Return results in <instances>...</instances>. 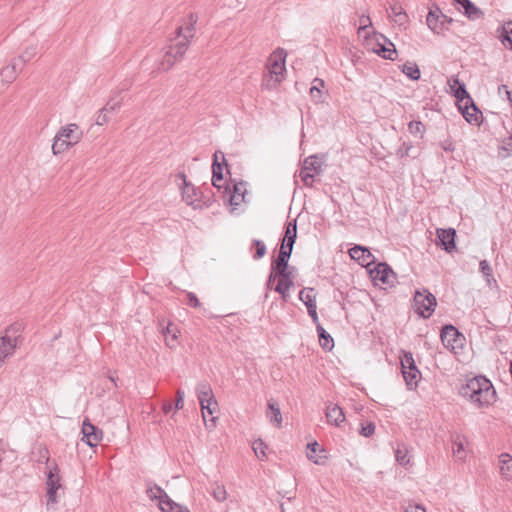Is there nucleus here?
Wrapping results in <instances>:
<instances>
[{"instance_id":"f257e3e1","label":"nucleus","mask_w":512,"mask_h":512,"mask_svg":"<svg viewBox=\"0 0 512 512\" xmlns=\"http://www.w3.org/2000/svg\"><path fill=\"white\" fill-rule=\"evenodd\" d=\"M459 393L477 407L492 404L496 397L491 381L482 375L467 379L466 383L460 387Z\"/></svg>"},{"instance_id":"f03ea898","label":"nucleus","mask_w":512,"mask_h":512,"mask_svg":"<svg viewBox=\"0 0 512 512\" xmlns=\"http://www.w3.org/2000/svg\"><path fill=\"white\" fill-rule=\"evenodd\" d=\"M183 27H178L175 31V37L170 40V44L165 48V55L158 67L159 70H170L176 61L182 59L189 47L187 39H180L182 36Z\"/></svg>"},{"instance_id":"7ed1b4c3","label":"nucleus","mask_w":512,"mask_h":512,"mask_svg":"<svg viewBox=\"0 0 512 512\" xmlns=\"http://www.w3.org/2000/svg\"><path fill=\"white\" fill-rule=\"evenodd\" d=\"M83 137V132L76 123H70L61 127L52 144V151L54 155H59L68 150L73 145L77 144Z\"/></svg>"},{"instance_id":"20e7f679","label":"nucleus","mask_w":512,"mask_h":512,"mask_svg":"<svg viewBox=\"0 0 512 512\" xmlns=\"http://www.w3.org/2000/svg\"><path fill=\"white\" fill-rule=\"evenodd\" d=\"M287 52L283 48H277L268 59V71L270 79L263 82V86L271 89L283 80V74L286 71Z\"/></svg>"},{"instance_id":"39448f33","label":"nucleus","mask_w":512,"mask_h":512,"mask_svg":"<svg viewBox=\"0 0 512 512\" xmlns=\"http://www.w3.org/2000/svg\"><path fill=\"white\" fill-rule=\"evenodd\" d=\"M413 309L415 313L424 319L432 316L437 306L436 297L428 290H417L413 297Z\"/></svg>"},{"instance_id":"423d86ee","label":"nucleus","mask_w":512,"mask_h":512,"mask_svg":"<svg viewBox=\"0 0 512 512\" xmlns=\"http://www.w3.org/2000/svg\"><path fill=\"white\" fill-rule=\"evenodd\" d=\"M401 372L409 390L416 389L421 373L415 364L413 354L409 351L403 352L401 358Z\"/></svg>"},{"instance_id":"0eeeda50","label":"nucleus","mask_w":512,"mask_h":512,"mask_svg":"<svg viewBox=\"0 0 512 512\" xmlns=\"http://www.w3.org/2000/svg\"><path fill=\"white\" fill-rule=\"evenodd\" d=\"M277 271L278 281L274 291L279 293L284 302L288 301L289 290L294 285V266L274 268Z\"/></svg>"},{"instance_id":"6e6552de","label":"nucleus","mask_w":512,"mask_h":512,"mask_svg":"<svg viewBox=\"0 0 512 512\" xmlns=\"http://www.w3.org/2000/svg\"><path fill=\"white\" fill-rule=\"evenodd\" d=\"M299 300L306 306L313 323L319 322L316 305L315 289L306 287L299 292Z\"/></svg>"},{"instance_id":"1a4fd4ad","label":"nucleus","mask_w":512,"mask_h":512,"mask_svg":"<svg viewBox=\"0 0 512 512\" xmlns=\"http://www.w3.org/2000/svg\"><path fill=\"white\" fill-rule=\"evenodd\" d=\"M81 432L82 440L90 447H96L103 437L102 430L93 425L88 418L83 421Z\"/></svg>"},{"instance_id":"9d476101","label":"nucleus","mask_w":512,"mask_h":512,"mask_svg":"<svg viewBox=\"0 0 512 512\" xmlns=\"http://www.w3.org/2000/svg\"><path fill=\"white\" fill-rule=\"evenodd\" d=\"M374 280L381 281L383 284L393 286L397 282V274L386 262H380L374 270H371Z\"/></svg>"},{"instance_id":"9b49d317","label":"nucleus","mask_w":512,"mask_h":512,"mask_svg":"<svg viewBox=\"0 0 512 512\" xmlns=\"http://www.w3.org/2000/svg\"><path fill=\"white\" fill-rule=\"evenodd\" d=\"M182 198L188 204L194 207H201L202 203L206 206L209 205V200L203 201V193L192 185L190 182H185V186L181 188Z\"/></svg>"},{"instance_id":"f8f14e48","label":"nucleus","mask_w":512,"mask_h":512,"mask_svg":"<svg viewBox=\"0 0 512 512\" xmlns=\"http://www.w3.org/2000/svg\"><path fill=\"white\" fill-rule=\"evenodd\" d=\"M228 167L225 155L216 151L213 155V163H212V185L220 190L222 185L219 184L223 180V167Z\"/></svg>"},{"instance_id":"ddd939ff","label":"nucleus","mask_w":512,"mask_h":512,"mask_svg":"<svg viewBox=\"0 0 512 512\" xmlns=\"http://www.w3.org/2000/svg\"><path fill=\"white\" fill-rule=\"evenodd\" d=\"M461 336L462 335L458 329L451 324L445 325L441 329V341L448 349L454 350L457 348L460 345L459 342L461 341Z\"/></svg>"},{"instance_id":"4468645a","label":"nucleus","mask_w":512,"mask_h":512,"mask_svg":"<svg viewBox=\"0 0 512 512\" xmlns=\"http://www.w3.org/2000/svg\"><path fill=\"white\" fill-rule=\"evenodd\" d=\"M379 37L383 40L384 43H377V47L373 49V51L378 54L380 57L386 60L394 61L397 58V50L394 43L391 42L383 34H379Z\"/></svg>"},{"instance_id":"2eb2a0df","label":"nucleus","mask_w":512,"mask_h":512,"mask_svg":"<svg viewBox=\"0 0 512 512\" xmlns=\"http://www.w3.org/2000/svg\"><path fill=\"white\" fill-rule=\"evenodd\" d=\"M23 70V61L21 59H12L11 62L0 71L1 81L7 84L12 83L19 72Z\"/></svg>"},{"instance_id":"dca6fc26","label":"nucleus","mask_w":512,"mask_h":512,"mask_svg":"<svg viewBox=\"0 0 512 512\" xmlns=\"http://www.w3.org/2000/svg\"><path fill=\"white\" fill-rule=\"evenodd\" d=\"M459 110L461 111L465 120L474 125H480L482 122V113L479 108L475 105L474 101L472 103L459 104Z\"/></svg>"},{"instance_id":"f3484780","label":"nucleus","mask_w":512,"mask_h":512,"mask_svg":"<svg viewBox=\"0 0 512 512\" xmlns=\"http://www.w3.org/2000/svg\"><path fill=\"white\" fill-rule=\"evenodd\" d=\"M437 238L439 240V245L443 247L446 252H452L456 248L455 238L456 231L453 228L437 229Z\"/></svg>"},{"instance_id":"a211bd4d","label":"nucleus","mask_w":512,"mask_h":512,"mask_svg":"<svg viewBox=\"0 0 512 512\" xmlns=\"http://www.w3.org/2000/svg\"><path fill=\"white\" fill-rule=\"evenodd\" d=\"M145 484L148 498L152 501L157 500L159 509L164 507L166 505V499H164V497L168 496L166 491L152 480H147Z\"/></svg>"},{"instance_id":"6ab92c4d","label":"nucleus","mask_w":512,"mask_h":512,"mask_svg":"<svg viewBox=\"0 0 512 512\" xmlns=\"http://www.w3.org/2000/svg\"><path fill=\"white\" fill-rule=\"evenodd\" d=\"M349 255L352 259L361 263L362 266H368L374 261V256L367 247L355 245L349 249Z\"/></svg>"},{"instance_id":"aec40b11","label":"nucleus","mask_w":512,"mask_h":512,"mask_svg":"<svg viewBox=\"0 0 512 512\" xmlns=\"http://www.w3.org/2000/svg\"><path fill=\"white\" fill-rule=\"evenodd\" d=\"M201 407V412L205 424L207 427H214L216 423V417L213 416L214 413L218 411V403L216 399L207 400V402L199 403Z\"/></svg>"},{"instance_id":"412c9836","label":"nucleus","mask_w":512,"mask_h":512,"mask_svg":"<svg viewBox=\"0 0 512 512\" xmlns=\"http://www.w3.org/2000/svg\"><path fill=\"white\" fill-rule=\"evenodd\" d=\"M451 92L457 100V104L472 103V98L467 92L466 86L458 78L453 79V84H450Z\"/></svg>"},{"instance_id":"4be33fe9","label":"nucleus","mask_w":512,"mask_h":512,"mask_svg":"<svg viewBox=\"0 0 512 512\" xmlns=\"http://www.w3.org/2000/svg\"><path fill=\"white\" fill-rule=\"evenodd\" d=\"M307 458L317 465H324L327 460L326 451L321 448L318 442H312L307 445Z\"/></svg>"},{"instance_id":"5701e85b","label":"nucleus","mask_w":512,"mask_h":512,"mask_svg":"<svg viewBox=\"0 0 512 512\" xmlns=\"http://www.w3.org/2000/svg\"><path fill=\"white\" fill-rule=\"evenodd\" d=\"M17 346V338L9 337L7 335L0 337V365L4 360L14 353Z\"/></svg>"},{"instance_id":"b1692460","label":"nucleus","mask_w":512,"mask_h":512,"mask_svg":"<svg viewBox=\"0 0 512 512\" xmlns=\"http://www.w3.org/2000/svg\"><path fill=\"white\" fill-rule=\"evenodd\" d=\"M497 37L502 45L512 50V22H507L497 29Z\"/></svg>"},{"instance_id":"393cba45","label":"nucleus","mask_w":512,"mask_h":512,"mask_svg":"<svg viewBox=\"0 0 512 512\" xmlns=\"http://www.w3.org/2000/svg\"><path fill=\"white\" fill-rule=\"evenodd\" d=\"M326 418L328 423L340 426V424L345 421V414L342 408L335 404L327 407Z\"/></svg>"},{"instance_id":"a878e982","label":"nucleus","mask_w":512,"mask_h":512,"mask_svg":"<svg viewBox=\"0 0 512 512\" xmlns=\"http://www.w3.org/2000/svg\"><path fill=\"white\" fill-rule=\"evenodd\" d=\"M457 4H459L460 9H463L464 14L469 19H478L483 13L482 11L470 0H454Z\"/></svg>"},{"instance_id":"bb28decb","label":"nucleus","mask_w":512,"mask_h":512,"mask_svg":"<svg viewBox=\"0 0 512 512\" xmlns=\"http://www.w3.org/2000/svg\"><path fill=\"white\" fill-rule=\"evenodd\" d=\"M314 324L316 325V331L319 338L320 346L326 351H331L334 347L333 338L319 322Z\"/></svg>"},{"instance_id":"cd10ccee","label":"nucleus","mask_w":512,"mask_h":512,"mask_svg":"<svg viewBox=\"0 0 512 512\" xmlns=\"http://www.w3.org/2000/svg\"><path fill=\"white\" fill-rule=\"evenodd\" d=\"M325 87V81L321 78H314L313 81H312V86L309 90V94L312 98V100L319 104V103H323L324 102V96H323V92H322V88Z\"/></svg>"},{"instance_id":"c85d7f7f","label":"nucleus","mask_w":512,"mask_h":512,"mask_svg":"<svg viewBox=\"0 0 512 512\" xmlns=\"http://www.w3.org/2000/svg\"><path fill=\"white\" fill-rule=\"evenodd\" d=\"M196 395L199 403L207 402V400L215 399L211 385L206 381H201L196 386Z\"/></svg>"},{"instance_id":"c756f323","label":"nucleus","mask_w":512,"mask_h":512,"mask_svg":"<svg viewBox=\"0 0 512 512\" xmlns=\"http://www.w3.org/2000/svg\"><path fill=\"white\" fill-rule=\"evenodd\" d=\"M292 251H293L292 249H288V248L281 246L277 257L272 259L271 265H273L274 268L289 267L290 266L289 260H290Z\"/></svg>"},{"instance_id":"7c9ffc66","label":"nucleus","mask_w":512,"mask_h":512,"mask_svg":"<svg viewBox=\"0 0 512 512\" xmlns=\"http://www.w3.org/2000/svg\"><path fill=\"white\" fill-rule=\"evenodd\" d=\"M500 471L506 479L512 478V456L508 453H502L499 456Z\"/></svg>"},{"instance_id":"2f4dec72","label":"nucleus","mask_w":512,"mask_h":512,"mask_svg":"<svg viewBox=\"0 0 512 512\" xmlns=\"http://www.w3.org/2000/svg\"><path fill=\"white\" fill-rule=\"evenodd\" d=\"M249 250L252 253V258L258 261L266 255L267 247L262 240L253 239Z\"/></svg>"},{"instance_id":"473e14b6","label":"nucleus","mask_w":512,"mask_h":512,"mask_svg":"<svg viewBox=\"0 0 512 512\" xmlns=\"http://www.w3.org/2000/svg\"><path fill=\"white\" fill-rule=\"evenodd\" d=\"M401 72L412 81H417L421 77V72L415 62H406L401 67Z\"/></svg>"},{"instance_id":"72a5a7b5","label":"nucleus","mask_w":512,"mask_h":512,"mask_svg":"<svg viewBox=\"0 0 512 512\" xmlns=\"http://www.w3.org/2000/svg\"><path fill=\"white\" fill-rule=\"evenodd\" d=\"M426 23L432 31L436 33L440 32V13L437 11V6L435 7L434 10L430 9V11L428 12L426 17Z\"/></svg>"},{"instance_id":"f704fd0d","label":"nucleus","mask_w":512,"mask_h":512,"mask_svg":"<svg viewBox=\"0 0 512 512\" xmlns=\"http://www.w3.org/2000/svg\"><path fill=\"white\" fill-rule=\"evenodd\" d=\"M389 9L391 12V16H393L395 22L401 25L407 21L408 16L399 3L394 2L390 4Z\"/></svg>"},{"instance_id":"c9c22d12","label":"nucleus","mask_w":512,"mask_h":512,"mask_svg":"<svg viewBox=\"0 0 512 512\" xmlns=\"http://www.w3.org/2000/svg\"><path fill=\"white\" fill-rule=\"evenodd\" d=\"M302 169L319 174L321 171V162L316 155L309 156L304 160Z\"/></svg>"},{"instance_id":"e433bc0d","label":"nucleus","mask_w":512,"mask_h":512,"mask_svg":"<svg viewBox=\"0 0 512 512\" xmlns=\"http://www.w3.org/2000/svg\"><path fill=\"white\" fill-rule=\"evenodd\" d=\"M164 499H166V505L160 509L161 512H190L186 506L176 503L169 496H165Z\"/></svg>"},{"instance_id":"4c0bfd02","label":"nucleus","mask_w":512,"mask_h":512,"mask_svg":"<svg viewBox=\"0 0 512 512\" xmlns=\"http://www.w3.org/2000/svg\"><path fill=\"white\" fill-rule=\"evenodd\" d=\"M164 499H166V505L160 509L161 512H190L186 506L176 503L169 496H165Z\"/></svg>"},{"instance_id":"58836bf2","label":"nucleus","mask_w":512,"mask_h":512,"mask_svg":"<svg viewBox=\"0 0 512 512\" xmlns=\"http://www.w3.org/2000/svg\"><path fill=\"white\" fill-rule=\"evenodd\" d=\"M395 460L401 466L409 465L410 457L408 456V450L405 445L397 447L395 450Z\"/></svg>"},{"instance_id":"ea45409f","label":"nucleus","mask_w":512,"mask_h":512,"mask_svg":"<svg viewBox=\"0 0 512 512\" xmlns=\"http://www.w3.org/2000/svg\"><path fill=\"white\" fill-rule=\"evenodd\" d=\"M47 488H51L52 486H58V489L61 488L60 477L58 476V466L54 464L53 469L50 468L47 472Z\"/></svg>"},{"instance_id":"a19ab883","label":"nucleus","mask_w":512,"mask_h":512,"mask_svg":"<svg viewBox=\"0 0 512 512\" xmlns=\"http://www.w3.org/2000/svg\"><path fill=\"white\" fill-rule=\"evenodd\" d=\"M190 23L183 28L182 36L180 39H187L190 42V38L194 36L195 24L197 23L198 17L191 13L189 16Z\"/></svg>"},{"instance_id":"79ce46f5","label":"nucleus","mask_w":512,"mask_h":512,"mask_svg":"<svg viewBox=\"0 0 512 512\" xmlns=\"http://www.w3.org/2000/svg\"><path fill=\"white\" fill-rule=\"evenodd\" d=\"M267 448H268L267 445L265 444V442L262 439H257L252 444V449H253L255 455L261 461L266 459Z\"/></svg>"},{"instance_id":"37998d69","label":"nucleus","mask_w":512,"mask_h":512,"mask_svg":"<svg viewBox=\"0 0 512 512\" xmlns=\"http://www.w3.org/2000/svg\"><path fill=\"white\" fill-rule=\"evenodd\" d=\"M425 130H426L425 125L421 121L412 120L408 123V131L412 135H415V136L419 135L420 138H423Z\"/></svg>"},{"instance_id":"c03bdc74","label":"nucleus","mask_w":512,"mask_h":512,"mask_svg":"<svg viewBox=\"0 0 512 512\" xmlns=\"http://www.w3.org/2000/svg\"><path fill=\"white\" fill-rule=\"evenodd\" d=\"M267 405H268L269 410H271V412L273 414V416L271 417V421H274L278 425H281L282 415H281V411H280L278 403L275 400L270 399L268 401Z\"/></svg>"},{"instance_id":"a18cd8bd","label":"nucleus","mask_w":512,"mask_h":512,"mask_svg":"<svg viewBox=\"0 0 512 512\" xmlns=\"http://www.w3.org/2000/svg\"><path fill=\"white\" fill-rule=\"evenodd\" d=\"M376 426L372 421H363L360 423L359 434L363 437H371L375 433Z\"/></svg>"},{"instance_id":"49530a36","label":"nucleus","mask_w":512,"mask_h":512,"mask_svg":"<svg viewBox=\"0 0 512 512\" xmlns=\"http://www.w3.org/2000/svg\"><path fill=\"white\" fill-rule=\"evenodd\" d=\"M464 442L465 437L457 434L452 436V443H453V453L455 455H459L460 453L464 452Z\"/></svg>"},{"instance_id":"de8ad7c7","label":"nucleus","mask_w":512,"mask_h":512,"mask_svg":"<svg viewBox=\"0 0 512 512\" xmlns=\"http://www.w3.org/2000/svg\"><path fill=\"white\" fill-rule=\"evenodd\" d=\"M37 54V48L34 46L28 47L21 55L16 57L15 59H21L23 61V68L25 65L31 61L35 55Z\"/></svg>"},{"instance_id":"09e8293b","label":"nucleus","mask_w":512,"mask_h":512,"mask_svg":"<svg viewBox=\"0 0 512 512\" xmlns=\"http://www.w3.org/2000/svg\"><path fill=\"white\" fill-rule=\"evenodd\" d=\"M299 176L301 178V181L303 182V184L306 187H312L313 186L314 177H315L314 173H312L310 171H307V170H304V169H301Z\"/></svg>"},{"instance_id":"8fccbe9b","label":"nucleus","mask_w":512,"mask_h":512,"mask_svg":"<svg viewBox=\"0 0 512 512\" xmlns=\"http://www.w3.org/2000/svg\"><path fill=\"white\" fill-rule=\"evenodd\" d=\"M212 495L219 502H223L227 498V492L223 485H216L213 488Z\"/></svg>"},{"instance_id":"3c124183","label":"nucleus","mask_w":512,"mask_h":512,"mask_svg":"<svg viewBox=\"0 0 512 512\" xmlns=\"http://www.w3.org/2000/svg\"><path fill=\"white\" fill-rule=\"evenodd\" d=\"M284 236L297 238V219H293L285 225Z\"/></svg>"},{"instance_id":"603ef678","label":"nucleus","mask_w":512,"mask_h":512,"mask_svg":"<svg viewBox=\"0 0 512 512\" xmlns=\"http://www.w3.org/2000/svg\"><path fill=\"white\" fill-rule=\"evenodd\" d=\"M121 107V99L111 98L108 100L106 105L103 107L104 111L109 114L116 112Z\"/></svg>"},{"instance_id":"864d4df0","label":"nucleus","mask_w":512,"mask_h":512,"mask_svg":"<svg viewBox=\"0 0 512 512\" xmlns=\"http://www.w3.org/2000/svg\"><path fill=\"white\" fill-rule=\"evenodd\" d=\"M162 333L165 337L170 336L171 341H176L178 338V330L171 322L167 324V326L163 329Z\"/></svg>"},{"instance_id":"5fc2aeb1","label":"nucleus","mask_w":512,"mask_h":512,"mask_svg":"<svg viewBox=\"0 0 512 512\" xmlns=\"http://www.w3.org/2000/svg\"><path fill=\"white\" fill-rule=\"evenodd\" d=\"M186 305H188L191 308H200L201 302L199 301L197 295L194 292L187 291L186 292Z\"/></svg>"},{"instance_id":"6e6d98bb","label":"nucleus","mask_w":512,"mask_h":512,"mask_svg":"<svg viewBox=\"0 0 512 512\" xmlns=\"http://www.w3.org/2000/svg\"><path fill=\"white\" fill-rule=\"evenodd\" d=\"M413 145L411 142H403L400 147L396 151V155L399 158H404L409 156V152L412 149Z\"/></svg>"},{"instance_id":"4d7b16f0","label":"nucleus","mask_w":512,"mask_h":512,"mask_svg":"<svg viewBox=\"0 0 512 512\" xmlns=\"http://www.w3.org/2000/svg\"><path fill=\"white\" fill-rule=\"evenodd\" d=\"M276 280H278L277 271L274 270L273 265H270V272L268 274V277H267V280L265 283L266 288L270 289V290H272V289L274 290V287L272 285Z\"/></svg>"},{"instance_id":"13d9d810","label":"nucleus","mask_w":512,"mask_h":512,"mask_svg":"<svg viewBox=\"0 0 512 512\" xmlns=\"http://www.w3.org/2000/svg\"><path fill=\"white\" fill-rule=\"evenodd\" d=\"M109 120H110L109 113L107 111H104V109L102 108L98 112L95 123H96V125L102 126V125L108 123Z\"/></svg>"},{"instance_id":"bf43d9fd","label":"nucleus","mask_w":512,"mask_h":512,"mask_svg":"<svg viewBox=\"0 0 512 512\" xmlns=\"http://www.w3.org/2000/svg\"><path fill=\"white\" fill-rule=\"evenodd\" d=\"M479 271L483 276H490L493 279L492 269L487 260H481L479 263Z\"/></svg>"},{"instance_id":"052dcab7","label":"nucleus","mask_w":512,"mask_h":512,"mask_svg":"<svg viewBox=\"0 0 512 512\" xmlns=\"http://www.w3.org/2000/svg\"><path fill=\"white\" fill-rule=\"evenodd\" d=\"M57 490L58 486H52L51 488H47L46 499L48 505L57 503Z\"/></svg>"},{"instance_id":"680f3d73","label":"nucleus","mask_w":512,"mask_h":512,"mask_svg":"<svg viewBox=\"0 0 512 512\" xmlns=\"http://www.w3.org/2000/svg\"><path fill=\"white\" fill-rule=\"evenodd\" d=\"M372 26V21L369 16L367 15H361L359 18V28L358 32L366 30L368 27Z\"/></svg>"},{"instance_id":"e2e57ef3","label":"nucleus","mask_w":512,"mask_h":512,"mask_svg":"<svg viewBox=\"0 0 512 512\" xmlns=\"http://www.w3.org/2000/svg\"><path fill=\"white\" fill-rule=\"evenodd\" d=\"M184 397H185V392L181 389H178L176 392V402H175V406H174L176 410H180L183 408Z\"/></svg>"},{"instance_id":"0e129e2a","label":"nucleus","mask_w":512,"mask_h":512,"mask_svg":"<svg viewBox=\"0 0 512 512\" xmlns=\"http://www.w3.org/2000/svg\"><path fill=\"white\" fill-rule=\"evenodd\" d=\"M295 242H296V238L291 237V236H284L281 241V246L293 250V246H294Z\"/></svg>"},{"instance_id":"69168bd1","label":"nucleus","mask_w":512,"mask_h":512,"mask_svg":"<svg viewBox=\"0 0 512 512\" xmlns=\"http://www.w3.org/2000/svg\"><path fill=\"white\" fill-rule=\"evenodd\" d=\"M498 95H499V96H503V95H505V96L507 97V99H508L510 102H512V93H511V91L508 89V86H507V85L502 84V85H500V86L498 87Z\"/></svg>"},{"instance_id":"338daca9","label":"nucleus","mask_w":512,"mask_h":512,"mask_svg":"<svg viewBox=\"0 0 512 512\" xmlns=\"http://www.w3.org/2000/svg\"><path fill=\"white\" fill-rule=\"evenodd\" d=\"M440 146H441V148L444 151H447V152H453L455 150L454 143H453V141L450 138L445 139L444 141H442L440 143Z\"/></svg>"},{"instance_id":"774afa93","label":"nucleus","mask_w":512,"mask_h":512,"mask_svg":"<svg viewBox=\"0 0 512 512\" xmlns=\"http://www.w3.org/2000/svg\"><path fill=\"white\" fill-rule=\"evenodd\" d=\"M405 512H426V509L422 505L415 504V505H409L406 508Z\"/></svg>"}]
</instances>
